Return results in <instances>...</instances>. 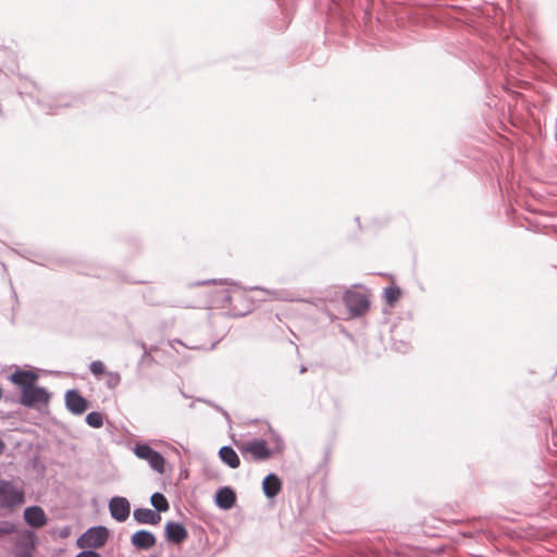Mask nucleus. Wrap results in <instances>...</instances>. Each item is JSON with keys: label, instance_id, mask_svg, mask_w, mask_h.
I'll use <instances>...</instances> for the list:
<instances>
[{"label": "nucleus", "instance_id": "nucleus-4", "mask_svg": "<svg viewBox=\"0 0 557 557\" xmlns=\"http://www.w3.org/2000/svg\"><path fill=\"white\" fill-rule=\"evenodd\" d=\"M109 537V530L106 527H95L87 530L78 540L81 548H100L104 546Z\"/></svg>", "mask_w": 557, "mask_h": 557}, {"label": "nucleus", "instance_id": "nucleus-22", "mask_svg": "<svg viewBox=\"0 0 557 557\" xmlns=\"http://www.w3.org/2000/svg\"><path fill=\"white\" fill-rule=\"evenodd\" d=\"M15 527L9 521H0V537L13 533Z\"/></svg>", "mask_w": 557, "mask_h": 557}, {"label": "nucleus", "instance_id": "nucleus-3", "mask_svg": "<svg viewBox=\"0 0 557 557\" xmlns=\"http://www.w3.org/2000/svg\"><path fill=\"white\" fill-rule=\"evenodd\" d=\"M24 492L11 482L0 480V508L13 510L24 503Z\"/></svg>", "mask_w": 557, "mask_h": 557}, {"label": "nucleus", "instance_id": "nucleus-13", "mask_svg": "<svg viewBox=\"0 0 557 557\" xmlns=\"http://www.w3.org/2000/svg\"><path fill=\"white\" fill-rule=\"evenodd\" d=\"M132 544L139 549H149L156 544V537L151 532L138 531L132 535Z\"/></svg>", "mask_w": 557, "mask_h": 557}, {"label": "nucleus", "instance_id": "nucleus-21", "mask_svg": "<svg viewBox=\"0 0 557 557\" xmlns=\"http://www.w3.org/2000/svg\"><path fill=\"white\" fill-rule=\"evenodd\" d=\"M89 369H90L91 373L96 376L102 375L106 371L104 364L99 360L92 361L89 366Z\"/></svg>", "mask_w": 557, "mask_h": 557}, {"label": "nucleus", "instance_id": "nucleus-16", "mask_svg": "<svg viewBox=\"0 0 557 557\" xmlns=\"http://www.w3.org/2000/svg\"><path fill=\"white\" fill-rule=\"evenodd\" d=\"M264 494L269 497H275L282 490V482L276 474H269L262 482Z\"/></svg>", "mask_w": 557, "mask_h": 557}, {"label": "nucleus", "instance_id": "nucleus-8", "mask_svg": "<svg viewBox=\"0 0 557 557\" xmlns=\"http://www.w3.org/2000/svg\"><path fill=\"white\" fill-rule=\"evenodd\" d=\"M109 510L113 519L123 522L129 516L131 505L126 498L116 496L110 500Z\"/></svg>", "mask_w": 557, "mask_h": 557}, {"label": "nucleus", "instance_id": "nucleus-2", "mask_svg": "<svg viewBox=\"0 0 557 557\" xmlns=\"http://www.w3.org/2000/svg\"><path fill=\"white\" fill-rule=\"evenodd\" d=\"M235 444L246 460L264 461L272 456V450L264 440L255 438Z\"/></svg>", "mask_w": 557, "mask_h": 557}, {"label": "nucleus", "instance_id": "nucleus-9", "mask_svg": "<svg viewBox=\"0 0 557 557\" xmlns=\"http://www.w3.org/2000/svg\"><path fill=\"white\" fill-rule=\"evenodd\" d=\"M65 405L66 408L74 414H82L88 408L87 400L75 389L66 392Z\"/></svg>", "mask_w": 557, "mask_h": 557}, {"label": "nucleus", "instance_id": "nucleus-12", "mask_svg": "<svg viewBox=\"0 0 557 557\" xmlns=\"http://www.w3.org/2000/svg\"><path fill=\"white\" fill-rule=\"evenodd\" d=\"M38 380V375L32 371L18 370L14 372L11 376V381L21 387L22 392L25 389H29L35 385Z\"/></svg>", "mask_w": 557, "mask_h": 557}, {"label": "nucleus", "instance_id": "nucleus-10", "mask_svg": "<svg viewBox=\"0 0 557 557\" xmlns=\"http://www.w3.org/2000/svg\"><path fill=\"white\" fill-rule=\"evenodd\" d=\"M164 532L166 540L174 544H181L188 537L187 530L178 522H166Z\"/></svg>", "mask_w": 557, "mask_h": 557}, {"label": "nucleus", "instance_id": "nucleus-1", "mask_svg": "<svg viewBox=\"0 0 557 557\" xmlns=\"http://www.w3.org/2000/svg\"><path fill=\"white\" fill-rule=\"evenodd\" d=\"M211 306L215 308L228 307L234 317H243L249 313L253 307L252 302L248 300L245 290L225 284H219L214 288Z\"/></svg>", "mask_w": 557, "mask_h": 557}, {"label": "nucleus", "instance_id": "nucleus-7", "mask_svg": "<svg viewBox=\"0 0 557 557\" xmlns=\"http://www.w3.org/2000/svg\"><path fill=\"white\" fill-rule=\"evenodd\" d=\"M344 301L352 315H361L369 310L370 300L366 293L349 290L344 296Z\"/></svg>", "mask_w": 557, "mask_h": 557}, {"label": "nucleus", "instance_id": "nucleus-17", "mask_svg": "<svg viewBox=\"0 0 557 557\" xmlns=\"http://www.w3.org/2000/svg\"><path fill=\"white\" fill-rule=\"evenodd\" d=\"M219 455H220V458L222 459V461L224 463H226L228 467H231L232 469H236L239 467V465H240L239 457L232 447H230V446L222 447L219 451Z\"/></svg>", "mask_w": 557, "mask_h": 557}, {"label": "nucleus", "instance_id": "nucleus-18", "mask_svg": "<svg viewBox=\"0 0 557 557\" xmlns=\"http://www.w3.org/2000/svg\"><path fill=\"white\" fill-rule=\"evenodd\" d=\"M384 297H385L386 302L389 306H393L400 299L401 290L399 287L389 286V287L385 288Z\"/></svg>", "mask_w": 557, "mask_h": 557}, {"label": "nucleus", "instance_id": "nucleus-23", "mask_svg": "<svg viewBox=\"0 0 557 557\" xmlns=\"http://www.w3.org/2000/svg\"><path fill=\"white\" fill-rule=\"evenodd\" d=\"M120 375L117 373H109L108 374V385L110 387H115L120 383Z\"/></svg>", "mask_w": 557, "mask_h": 557}, {"label": "nucleus", "instance_id": "nucleus-24", "mask_svg": "<svg viewBox=\"0 0 557 557\" xmlns=\"http://www.w3.org/2000/svg\"><path fill=\"white\" fill-rule=\"evenodd\" d=\"M75 557H100V555L94 550L87 549L77 554Z\"/></svg>", "mask_w": 557, "mask_h": 557}, {"label": "nucleus", "instance_id": "nucleus-19", "mask_svg": "<svg viewBox=\"0 0 557 557\" xmlns=\"http://www.w3.org/2000/svg\"><path fill=\"white\" fill-rule=\"evenodd\" d=\"M151 504L158 511H166L169 509V503L161 493H154L151 496Z\"/></svg>", "mask_w": 557, "mask_h": 557}, {"label": "nucleus", "instance_id": "nucleus-5", "mask_svg": "<svg viewBox=\"0 0 557 557\" xmlns=\"http://www.w3.org/2000/svg\"><path fill=\"white\" fill-rule=\"evenodd\" d=\"M20 401L22 405L26 407H33V408H41L47 407L50 401V394L49 392L39 386H34L29 389H25L21 392V398Z\"/></svg>", "mask_w": 557, "mask_h": 557}, {"label": "nucleus", "instance_id": "nucleus-25", "mask_svg": "<svg viewBox=\"0 0 557 557\" xmlns=\"http://www.w3.org/2000/svg\"><path fill=\"white\" fill-rule=\"evenodd\" d=\"M4 449H5V444H4V442L0 438V455H2V454H3Z\"/></svg>", "mask_w": 557, "mask_h": 557}, {"label": "nucleus", "instance_id": "nucleus-15", "mask_svg": "<svg viewBox=\"0 0 557 557\" xmlns=\"http://www.w3.org/2000/svg\"><path fill=\"white\" fill-rule=\"evenodd\" d=\"M134 518L138 523L158 524L161 521V516L149 508H138L134 511Z\"/></svg>", "mask_w": 557, "mask_h": 557}, {"label": "nucleus", "instance_id": "nucleus-6", "mask_svg": "<svg viewBox=\"0 0 557 557\" xmlns=\"http://www.w3.org/2000/svg\"><path fill=\"white\" fill-rule=\"evenodd\" d=\"M134 453L138 458L148 461L153 470L161 474L164 473L165 460L163 456L153 450L149 445L138 444L135 446Z\"/></svg>", "mask_w": 557, "mask_h": 557}, {"label": "nucleus", "instance_id": "nucleus-20", "mask_svg": "<svg viewBox=\"0 0 557 557\" xmlns=\"http://www.w3.org/2000/svg\"><path fill=\"white\" fill-rule=\"evenodd\" d=\"M86 422L92 428H101L103 425L102 414L99 412H90L86 417Z\"/></svg>", "mask_w": 557, "mask_h": 557}, {"label": "nucleus", "instance_id": "nucleus-14", "mask_svg": "<svg viewBox=\"0 0 557 557\" xmlns=\"http://www.w3.org/2000/svg\"><path fill=\"white\" fill-rule=\"evenodd\" d=\"M236 495L230 487H222L216 492L215 503L222 509H230L235 505Z\"/></svg>", "mask_w": 557, "mask_h": 557}, {"label": "nucleus", "instance_id": "nucleus-11", "mask_svg": "<svg viewBox=\"0 0 557 557\" xmlns=\"http://www.w3.org/2000/svg\"><path fill=\"white\" fill-rule=\"evenodd\" d=\"M24 519L33 528H42L47 523V516L39 506H32L25 509Z\"/></svg>", "mask_w": 557, "mask_h": 557}]
</instances>
